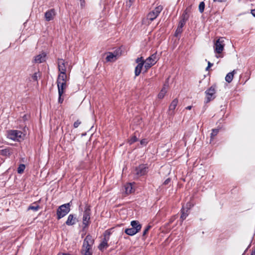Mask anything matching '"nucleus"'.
Masks as SVG:
<instances>
[{"label":"nucleus","mask_w":255,"mask_h":255,"mask_svg":"<svg viewBox=\"0 0 255 255\" xmlns=\"http://www.w3.org/2000/svg\"><path fill=\"white\" fill-rule=\"evenodd\" d=\"M147 142H148L146 139H142L140 141V144L143 145H146Z\"/></svg>","instance_id":"obj_39"},{"label":"nucleus","mask_w":255,"mask_h":255,"mask_svg":"<svg viewBox=\"0 0 255 255\" xmlns=\"http://www.w3.org/2000/svg\"><path fill=\"white\" fill-rule=\"evenodd\" d=\"M167 92V90L166 89V88L165 87H163L161 90L160 91V92H159V93L158 94V98L159 99H162L163 98V97H164L165 94Z\"/></svg>","instance_id":"obj_25"},{"label":"nucleus","mask_w":255,"mask_h":255,"mask_svg":"<svg viewBox=\"0 0 255 255\" xmlns=\"http://www.w3.org/2000/svg\"><path fill=\"white\" fill-rule=\"evenodd\" d=\"M213 63H211V62H208V67H211V66H213Z\"/></svg>","instance_id":"obj_46"},{"label":"nucleus","mask_w":255,"mask_h":255,"mask_svg":"<svg viewBox=\"0 0 255 255\" xmlns=\"http://www.w3.org/2000/svg\"><path fill=\"white\" fill-rule=\"evenodd\" d=\"M148 167L147 164H141L135 167L133 171V174L135 177L138 178L147 174Z\"/></svg>","instance_id":"obj_2"},{"label":"nucleus","mask_w":255,"mask_h":255,"mask_svg":"<svg viewBox=\"0 0 255 255\" xmlns=\"http://www.w3.org/2000/svg\"><path fill=\"white\" fill-rule=\"evenodd\" d=\"M109 240L104 238L103 239L102 242L99 245L98 248L101 251H103L104 250L107 249L109 245L108 244V242Z\"/></svg>","instance_id":"obj_18"},{"label":"nucleus","mask_w":255,"mask_h":255,"mask_svg":"<svg viewBox=\"0 0 255 255\" xmlns=\"http://www.w3.org/2000/svg\"><path fill=\"white\" fill-rule=\"evenodd\" d=\"M219 129H213L212 132L211 133V138L213 139L214 137L218 133Z\"/></svg>","instance_id":"obj_32"},{"label":"nucleus","mask_w":255,"mask_h":255,"mask_svg":"<svg viewBox=\"0 0 255 255\" xmlns=\"http://www.w3.org/2000/svg\"><path fill=\"white\" fill-rule=\"evenodd\" d=\"M138 140V138L136 137L135 135H132L130 139H129L128 142V143L131 145L133 144L134 142L137 141Z\"/></svg>","instance_id":"obj_29"},{"label":"nucleus","mask_w":255,"mask_h":255,"mask_svg":"<svg viewBox=\"0 0 255 255\" xmlns=\"http://www.w3.org/2000/svg\"><path fill=\"white\" fill-rule=\"evenodd\" d=\"M63 93H58V95H59V97H58V102L59 103H62V102H63L64 101V99L63 98H62V96L63 95Z\"/></svg>","instance_id":"obj_37"},{"label":"nucleus","mask_w":255,"mask_h":255,"mask_svg":"<svg viewBox=\"0 0 255 255\" xmlns=\"http://www.w3.org/2000/svg\"><path fill=\"white\" fill-rule=\"evenodd\" d=\"M254 255V253H252V254H251V255Z\"/></svg>","instance_id":"obj_52"},{"label":"nucleus","mask_w":255,"mask_h":255,"mask_svg":"<svg viewBox=\"0 0 255 255\" xmlns=\"http://www.w3.org/2000/svg\"><path fill=\"white\" fill-rule=\"evenodd\" d=\"M182 32V28H180L179 27H177V29L176 30V32H175L176 36H177V34L178 33H181Z\"/></svg>","instance_id":"obj_40"},{"label":"nucleus","mask_w":255,"mask_h":255,"mask_svg":"<svg viewBox=\"0 0 255 255\" xmlns=\"http://www.w3.org/2000/svg\"><path fill=\"white\" fill-rule=\"evenodd\" d=\"M144 66L143 63H140L137 65L135 68L134 74L135 76H138L141 73V69L143 66Z\"/></svg>","instance_id":"obj_19"},{"label":"nucleus","mask_w":255,"mask_h":255,"mask_svg":"<svg viewBox=\"0 0 255 255\" xmlns=\"http://www.w3.org/2000/svg\"><path fill=\"white\" fill-rule=\"evenodd\" d=\"M130 223L134 224V223H139V222L137 221L133 220V221H131Z\"/></svg>","instance_id":"obj_47"},{"label":"nucleus","mask_w":255,"mask_h":255,"mask_svg":"<svg viewBox=\"0 0 255 255\" xmlns=\"http://www.w3.org/2000/svg\"><path fill=\"white\" fill-rule=\"evenodd\" d=\"M81 1H82V0H80Z\"/></svg>","instance_id":"obj_53"},{"label":"nucleus","mask_w":255,"mask_h":255,"mask_svg":"<svg viewBox=\"0 0 255 255\" xmlns=\"http://www.w3.org/2000/svg\"><path fill=\"white\" fill-rule=\"evenodd\" d=\"M46 56V54L44 52H43L42 53L39 54V55H37L34 57V62L36 63H41L45 61Z\"/></svg>","instance_id":"obj_16"},{"label":"nucleus","mask_w":255,"mask_h":255,"mask_svg":"<svg viewBox=\"0 0 255 255\" xmlns=\"http://www.w3.org/2000/svg\"><path fill=\"white\" fill-rule=\"evenodd\" d=\"M170 181H171V179H170V178H168L166 179L164 181V183H163V184H164V185H167V184H168L170 182Z\"/></svg>","instance_id":"obj_41"},{"label":"nucleus","mask_w":255,"mask_h":255,"mask_svg":"<svg viewBox=\"0 0 255 255\" xmlns=\"http://www.w3.org/2000/svg\"><path fill=\"white\" fill-rule=\"evenodd\" d=\"M81 124V122L79 120H77L74 122L73 124V127L74 128H77L79 127V126Z\"/></svg>","instance_id":"obj_38"},{"label":"nucleus","mask_w":255,"mask_h":255,"mask_svg":"<svg viewBox=\"0 0 255 255\" xmlns=\"http://www.w3.org/2000/svg\"><path fill=\"white\" fill-rule=\"evenodd\" d=\"M186 109L187 110H191V109H192V106H187V107L186 108Z\"/></svg>","instance_id":"obj_48"},{"label":"nucleus","mask_w":255,"mask_h":255,"mask_svg":"<svg viewBox=\"0 0 255 255\" xmlns=\"http://www.w3.org/2000/svg\"><path fill=\"white\" fill-rule=\"evenodd\" d=\"M252 253H254V254H255V250L254 252H253Z\"/></svg>","instance_id":"obj_51"},{"label":"nucleus","mask_w":255,"mask_h":255,"mask_svg":"<svg viewBox=\"0 0 255 255\" xmlns=\"http://www.w3.org/2000/svg\"><path fill=\"white\" fill-rule=\"evenodd\" d=\"M131 227L125 230V233L129 236H133L137 233L141 228V224H130Z\"/></svg>","instance_id":"obj_7"},{"label":"nucleus","mask_w":255,"mask_h":255,"mask_svg":"<svg viewBox=\"0 0 255 255\" xmlns=\"http://www.w3.org/2000/svg\"><path fill=\"white\" fill-rule=\"evenodd\" d=\"M72 200L66 204L60 206L57 210V218L59 220L65 216L70 211V207L72 205Z\"/></svg>","instance_id":"obj_1"},{"label":"nucleus","mask_w":255,"mask_h":255,"mask_svg":"<svg viewBox=\"0 0 255 255\" xmlns=\"http://www.w3.org/2000/svg\"><path fill=\"white\" fill-rule=\"evenodd\" d=\"M22 132L17 130H11L9 132V138L12 140H15L17 138L21 137Z\"/></svg>","instance_id":"obj_14"},{"label":"nucleus","mask_w":255,"mask_h":255,"mask_svg":"<svg viewBox=\"0 0 255 255\" xmlns=\"http://www.w3.org/2000/svg\"><path fill=\"white\" fill-rule=\"evenodd\" d=\"M205 3L204 1H202L199 3V10L200 13L203 12L205 9Z\"/></svg>","instance_id":"obj_31"},{"label":"nucleus","mask_w":255,"mask_h":255,"mask_svg":"<svg viewBox=\"0 0 255 255\" xmlns=\"http://www.w3.org/2000/svg\"><path fill=\"white\" fill-rule=\"evenodd\" d=\"M56 15V12L54 8H52L48 10L44 14L45 20L47 21H49L53 19L55 15Z\"/></svg>","instance_id":"obj_12"},{"label":"nucleus","mask_w":255,"mask_h":255,"mask_svg":"<svg viewBox=\"0 0 255 255\" xmlns=\"http://www.w3.org/2000/svg\"><path fill=\"white\" fill-rule=\"evenodd\" d=\"M91 211L90 206L86 205L85 207L83 215V223H89L90 219Z\"/></svg>","instance_id":"obj_9"},{"label":"nucleus","mask_w":255,"mask_h":255,"mask_svg":"<svg viewBox=\"0 0 255 255\" xmlns=\"http://www.w3.org/2000/svg\"><path fill=\"white\" fill-rule=\"evenodd\" d=\"M210 67H208V66L206 67V70H208Z\"/></svg>","instance_id":"obj_50"},{"label":"nucleus","mask_w":255,"mask_h":255,"mask_svg":"<svg viewBox=\"0 0 255 255\" xmlns=\"http://www.w3.org/2000/svg\"><path fill=\"white\" fill-rule=\"evenodd\" d=\"M88 224H85V226L83 227V229H85L86 228H87Z\"/></svg>","instance_id":"obj_49"},{"label":"nucleus","mask_w":255,"mask_h":255,"mask_svg":"<svg viewBox=\"0 0 255 255\" xmlns=\"http://www.w3.org/2000/svg\"><path fill=\"white\" fill-rule=\"evenodd\" d=\"M216 86L212 85L205 92L206 94V98L205 100V103H208L210 101L213 100L216 98Z\"/></svg>","instance_id":"obj_3"},{"label":"nucleus","mask_w":255,"mask_h":255,"mask_svg":"<svg viewBox=\"0 0 255 255\" xmlns=\"http://www.w3.org/2000/svg\"><path fill=\"white\" fill-rule=\"evenodd\" d=\"M188 203L187 204L186 207H183L181 210V216H180V219L181 222H183L184 219H186L187 216L189 214V210L190 208L191 205H189V206H188Z\"/></svg>","instance_id":"obj_13"},{"label":"nucleus","mask_w":255,"mask_h":255,"mask_svg":"<svg viewBox=\"0 0 255 255\" xmlns=\"http://www.w3.org/2000/svg\"><path fill=\"white\" fill-rule=\"evenodd\" d=\"M178 103L177 98L174 99L171 103L169 107L168 114L172 116L174 114V110L176 108Z\"/></svg>","instance_id":"obj_15"},{"label":"nucleus","mask_w":255,"mask_h":255,"mask_svg":"<svg viewBox=\"0 0 255 255\" xmlns=\"http://www.w3.org/2000/svg\"><path fill=\"white\" fill-rule=\"evenodd\" d=\"M75 222H78L76 217L73 214H70L65 223H75Z\"/></svg>","instance_id":"obj_23"},{"label":"nucleus","mask_w":255,"mask_h":255,"mask_svg":"<svg viewBox=\"0 0 255 255\" xmlns=\"http://www.w3.org/2000/svg\"><path fill=\"white\" fill-rule=\"evenodd\" d=\"M135 62L137 64L140 63H143V64H145V61L144 60L142 57H138L136 60Z\"/></svg>","instance_id":"obj_36"},{"label":"nucleus","mask_w":255,"mask_h":255,"mask_svg":"<svg viewBox=\"0 0 255 255\" xmlns=\"http://www.w3.org/2000/svg\"><path fill=\"white\" fill-rule=\"evenodd\" d=\"M125 191L127 194L131 193L133 192V188L131 183H127L124 186Z\"/></svg>","instance_id":"obj_21"},{"label":"nucleus","mask_w":255,"mask_h":255,"mask_svg":"<svg viewBox=\"0 0 255 255\" xmlns=\"http://www.w3.org/2000/svg\"><path fill=\"white\" fill-rule=\"evenodd\" d=\"M66 79L67 76L58 75L57 80L58 93H64L67 87Z\"/></svg>","instance_id":"obj_4"},{"label":"nucleus","mask_w":255,"mask_h":255,"mask_svg":"<svg viewBox=\"0 0 255 255\" xmlns=\"http://www.w3.org/2000/svg\"><path fill=\"white\" fill-rule=\"evenodd\" d=\"M187 21V20H184V19L181 18L179 22V24H178V27L182 28L184 26V25L185 24L186 22Z\"/></svg>","instance_id":"obj_33"},{"label":"nucleus","mask_w":255,"mask_h":255,"mask_svg":"<svg viewBox=\"0 0 255 255\" xmlns=\"http://www.w3.org/2000/svg\"><path fill=\"white\" fill-rule=\"evenodd\" d=\"M85 2L84 0L81 1V6L83 7L85 6Z\"/></svg>","instance_id":"obj_44"},{"label":"nucleus","mask_w":255,"mask_h":255,"mask_svg":"<svg viewBox=\"0 0 255 255\" xmlns=\"http://www.w3.org/2000/svg\"><path fill=\"white\" fill-rule=\"evenodd\" d=\"M163 9V7L161 5L156 6L153 10L150 11L147 15V19L151 21L154 20L159 14Z\"/></svg>","instance_id":"obj_5"},{"label":"nucleus","mask_w":255,"mask_h":255,"mask_svg":"<svg viewBox=\"0 0 255 255\" xmlns=\"http://www.w3.org/2000/svg\"><path fill=\"white\" fill-rule=\"evenodd\" d=\"M192 6L190 5L188 6L185 10L184 11L182 14L181 18L184 20H188L189 18V15L191 12Z\"/></svg>","instance_id":"obj_17"},{"label":"nucleus","mask_w":255,"mask_h":255,"mask_svg":"<svg viewBox=\"0 0 255 255\" xmlns=\"http://www.w3.org/2000/svg\"><path fill=\"white\" fill-rule=\"evenodd\" d=\"M25 168V166L24 164H20L18 168H17V172L19 174H21L23 172L24 169Z\"/></svg>","instance_id":"obj_27"},{"label":"nucleus","mask_w":255,"mask_h":255,"mask_svg":"<svg viewBox=\"0 0 255 255\" xmlns=\"http://www.w3.org/2000/svg\"><path fill=\"white\" fill-rule=\"evenodd\" d=\"M236 73L235 70H234L232 72L228 73L226 77H225V80L227 82L230 83H231L233 79L234 75Z\"/></svg>","instance_id":"obj_20"},{"label":"nucleus","mask_w":255,"mask_h":255,"mask_svg":"<svg viewBox=\"0 0 255 255\" xmlns=\"http://www.w3.org/2000/svg\"><path fill=\"white\" fill-rule=\"evenodd\" d=\"M224 40L223 37H220L215 43V52L220 54L224 48Z\"/></svg>","instance_id":"obj_8"},{"label":"nucleus","mask_w":255,"mask_h":255,"mask_svg":"<svg viewBox=\"0 0 255 255\" xmlns=\"http://www.w3.org/2000/svg\"><path fill=\"white\" fill-rule=\"evenodd\" d=\"M109 55L106 58V60L107 62H111L113 61V59L116 58L118 55L117 53L114 52V53L109 52Z\"/></svg>","instance_id":"obj_22"},{"label":"nucleus","mask_w":255,"mask_h":255,"mask_svg":"<svg viewBox=\"0 0 255 255\" xmlns=\"http://www.w3.org/2000/svg\"><path fill=\"white\" fill-rule=\"evenodd\" d=\"M39 209V205H36V206H32V205H30L28 207V210H33L34 211H38V210Z\"/></svg>","instance_id":"obj_34"},{"label":"nucleus","mask_w":255,"mask_h":255,"mask_svg":"<svg viewBox=\"0 0 255 255\" xmlns=\"http://www.w3.org/2000/svg\"><path fill=\"white\" fill-rule=\"evenodd\" d=\"M135 0H126V6L129 8L134 2Z\"/></svg>","instance_id":"obj_35"},{"label":"nucleus","mask_w":255,"mask_h":255,"mask_svg":"<svg viewBox=\"0 0 255 255\" xmlns=\"http://www.w3.org/2000/svg\"><path fill=\"white\" fill-rule=\"evenodd\" d=\"M227 0H213L214 2H225L227 1Z\"/></svg>","instance_id":"obj_43"},{"label":"nucleus","mask_w":255,"mask_h":255,"mask_svg":"<svg viewBox=\"0 0 255 255\" xmlns=\"http://www.w3.org/2000/svg\"><path fill=\"white\" fill-rule=\"evenodd\" d=\"M40 73L39 71H38L37 72H35L32 76L31 78L32 79V80L33 81H38V77L40 76Z\"/></svg>","instance_id":"obj_26"},{"label":"nucleus","mask_w":255,"mask_h":255,"mask_svg":"<svg viewBox=\"0 0 255 255\" xmlns=\"http://www.w3.org/2000/svg\"><path fill=\"white\" fill-rule=\"evenodd\" d=\"M10 154V151L9 148H4L1 150H0V155L2 156H9Z\"/></svg>","instance_id":"obj_24"},{"label":"nucleus","mask_w":255,"mask_h":255,"mask_svg":"<svg viewBox=\"0 0 255 255\" xmlns=\"http://www.w3.org/2000/svg\"><path fill=\"white\" fill-rule=\"evenodd\" d=\"M91 249L82 248L81 253L83 255H91L92 253L90 251Z\"/></svg>","instance_id":"obj_28"},{"label":"nucleus","mask_w":255,"mask_h":255,"mask_svg":"<svg viewBox=\"0 0 255 255\" xmlns=\"http://www.w3.org/2000/svg\"><path fill=\"white\" fill-rule=\"evenodd\" d=\"M58 70L60 73L59 75L67 76L66 74V68L64 61L62 59H59L58 60Z\"/></svg>","instance_id":"obj_11"},{"label":"nucleus","mask_w":255,"mask_h":255,"mask_svg":"<svg viewBox=\"0 0 255 255\" xmlns=\"http://www.w3.org/2000/svg\"><path fill=\"white\" fill-rule=\"evenodd\" d=\"M112 229L106 230L104 234V238L107 239H110V236L111 234V231Z\"/></svg>","instance_id":"obj_30"},{"label":"nucleus","mask_w":255,"mask_h":255,"mask_svg":"<svg viewBox=\"0 0 255 255\" xmlns=\"http://www.w3.org/2000/svg\"><path fill=\"white\" fill-rule=\"evenodd\" d=\"M251 13L255 17V8L251 10Z\"/></svg>","instance_id":"obj_45"},{"label":"nucleus","mask_w":255,"mask_h":255,"mask_svg":"<svg viewBox=\"0 0 255 255\" xmlns=\"http://www.w3.org/2000/svg\"><path fill=\"white\" fill-rule=\"evenodd\" d=\"M93 244L94 239L91 236L88 235L84 240L82 248L91 249Z\"/></svg>","instance_id":"obj_10"},{"label":"nucleus","mask_w":255,"mask_h":255,"mask_svg":"<svg viewBox=\"0 0 255 255\" xmlns=\"http://www.w3.org/2000/svg\"><path fill=\"white\" fill-rule=\"evenodd\" d=\"M156 54L157 52H156L145 60L144 68L146 70L149 69L156 63L157 60Z\"/></svg>","instance_id":"obj_6"},{"label":"nucleus","mask_w":255,"mask_h":255,"mask_svg":"<svg viewBox=\"0 0 255 255\" xmlns=\"http://www.w3.org/2000/svg\"><path fill=\"white\" fill-rule=\"evenodd\" d=\"M151 226H148L145 229V230H144V232L143 233V235H145L146 233L148 231L149 229L150 228Z\"/></svg>","instance_id":"obj_42"}]
</instances>
